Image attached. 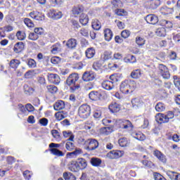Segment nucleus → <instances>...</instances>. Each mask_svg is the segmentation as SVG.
Wrapping results in <instances>:
<instances>
[{
    "label": "nucleus",
    "instance_id": "f257e3e1",
    "mask_svg": "<svg viewBox=\"0 0 180 180\" xmlns=\"http://www.w3.org/2000/svg\"><path fill=\"white\" fill-rule=\"evenodd\" d=\"M137 88V84L134 80H124L120 86V91L122 94H133Z\"/></svg>",
    "mask_w": 180,
    "mask_h": 180
},
{
    "label": "nucleus",
    "instance_id": "f03ea898",
    "mask_svg": "<svg viewBox=\"0 0 180 180\" xmlns=\"http://www.w3.org/2000/svg\"><path fill=\"white\" fill-rule=\"evenodd\" d=\"M78 79H79V76H78V73H72L68 77L66 80V84L67 85L70 86V90L72 91V92H75V91L79 89V84H75V82H77Z\"/></svg>",
    "mask_w": 180,
    "mask_h": 180
},
{
    "label": "nucleus",
    "instance_id": "7ed1b4c3",
    "mask_svg": "<svg viewBox=\"0 0 180 180\" xmlns=\"http://www.w3.org/2000/svg\"><path fill=\"white\" fill-rule=\"evenodd\" d=\"M78 115L82 119H88L91 116V106L83 104L79 107Z\"/></svg>",
    "mask_w": 180,
    "mask_h": 180
},
{
    "label": "nucleus",
    "instance_id": "20e7f679",
    "mask_svg": "<svg viewBox=\"0 0 180 180\" xmlns=\"http://www.w3.org/2000/svg\"><path fill=\"white\" fill-rule=\"evenodd\" d=\"M89 98L91 101H102L105 98V91H93L89 94Z\"/></svg>",
    "mask_w": 180,
    "mask_h": 180
},
{
    "label": "nucleus",
    "instance_id": "39448f33",
    "mask_svg": "<svg viewBox=\"0 0 180 180\" xmlns=\"http://www.w3.org/2000/svg\"><path fill=\"white\" fill-rule=\"evenodd\" d=\"M158 72L164 79H169L171 78V74H169V70L168 68L164 64H160L158 65Z\"/></svg>",
    "mask_w": 180,
    "mask_h": 180
},
{
    "label": "nucleus",
    "instance_id": "423d86ee",
    "mask_svg": "<svg viewBox=\"0 0 180 180\" xmlns=\"http://www.w3.org/2000/svg\"><path fill=\"white\" fill-rule=\"evenodd\" d=\"M117 124L120 129H124L125 130H129V129H133L134 127L131 122L129 120H118L117 121Z\"/></svg>",
    "mask_w": 180,
    "mask_h": 180
},
{
    "label": "nucleus",
    "instance_id": "0eeeda50",
    "mask_svg": "<svg viewBox=\"0 0 180 180\" xmlns=\"http://www.w3.org/2000/svg\"><path fill=\"white\" fill-rule=\"evenodd\" d=\"M124 155V150H111L109 153H107L106 157L109 158L110 160H117L119 158H121Z\"/></svg>",
    "mask_w": 180,
    "mask_h": 180
},
{
    "label": "nucleus",
    "instance_id": "6e6552de",
    "mask_svg": "<svg viewBox=\"0 0 180 180\" xmlns=\"http://www.w3.org/2000/svg\"><path fill=\"white\" fill-rule=\"evenodd\" d=\"M86 143L89 144L86 148L89 151H94V150H96L99 147V142L96 139H88Z\"/></svg>",
    "mask_w": 180,
    "mask_h": 180
},
{
    "label": "nucleus",
    "instance_id": "1a4fd4ad",
    "mask_svg": "<svg viewBox=\"0 0 180 180\" xmlns=\"http://www.w3.org/2000/svg\"><path fill=\"white\" fill-rule=\"evenodd\" d=\"M82 79L84 81V82H89L91 81H94L95 79V72L93 71H86L84 72L82 75Z\"/></svg>",
    "mask_w": 180,
    "mask_h": 180
},
{
    "label": "nucleus",
    "instance_id": "9d476101",
    "mask_svg": "<svg viewBox=\"0 0 180 180\" xmlns=\"http://www.w3.org/2000/svg\"><path fill=\"white\" fill-rule=\"evenodd\" d=\"M49 82L54 84V85H58L60 84V76L57 74L49 73L47 75Z\"/></svg>",
    "mask_w": 180,
    "mask_h": 180
},
{
    "label": "nucleus",
    "instance_id": "9b49d317",
    "mask_svg": "<svg viewBox=\"0 0 180 180\" xmlns=\"http://www.w3.org/2000/svg\"><path fill=\"white\" fill-rule=\"evenodd\" d=\"M145 20L149 25H157L158 23V17L154 14H149L145 17Z\"/></svg>",
    "mask_w": 180,
    "mask_h": 180
},
{
    "label": "nucleus",
    "instance_id": "f8f14e48",
    "mask_svg": "<svg viewBox=\"0 0 180 180\" xmlns=\"http://www.w3.org/2000/svg\"><path fill=\"white\" fill-rule=\"evenodd\" d=\"M49 16L51 19H61V18H63V13L59 11L51 10L49 12Z\"/></svg>",
    "mask_w": 180,
    "mask_h": 180
},
{
    "label": "nucleus",
    "instance_id": "ddd939ff",
    "mask_svg": "<svg viewBox=\"0 0 180 180\" xmlns=\"http://www.w3.org/2000/svg\"><path fill=\"white\" fill-rule=\"evenodd\" d=\"M131 104L134 109H140L143 105V101L139 98H135L131 100Z\"/></svg>",
    "mask_w": 180,
    "mask_h": 180
},
{
    "label": "nucleus",
    "instance_id": "4468645a",
    "mask_svg": "<svg viewBox=\"0 0 180 180\" xmlns=\"http://www.w3.org/2000/svg\"><path fill=\"white\" fill-rule=\"evenodd\" d=\"M102 87L106 91H112L115 88V84L110 80H105L102 82Z\"/></svg>",
    "mask_w": 180,
    "mask_h": 180
},
{
    "label": "nucleus",
    "instance_id": "2eb2a0df",
    "mask_svg": "<svg viewBox=\"0 0 180 180\" xmlns=\"http://www.w3.org/2000/svg\"><path fill=\"white\" fill-rule=\"evenodd\" d=\"M77 44H78L77 42V39L74 38L70 39L66 42V46L70 50H75V49L77 48Z\"/></svg>",
    "mask_w": 180,
    "mask_h": 180
},
{
    "label": "nucleus",
    "instance_id": "dca6fc26",
    "mask_svg": "<svg viewBox=\"0 0 180 180\" xmlns=\"http://www.w3.org/2000/svg\"><path fill=\"white\" fill-rule=\"evenodd\" d=\"M160 5H161V1L160 0H150L148 1L149 9H157Z\"/></svg>",
    "mask_w": 180,
    "mask_h": 180
},
{
    "label": "nucleus",
    "instance_id": "f3484780",
    "mask_svg": "<svg viewBox=\"0 0 180 180\" xmlns=\"http://www.w3.org/2000/svg\"><path fill=\"white\" fill-rule=\"evenodd\" d=\"M25 49V44L22 41L17 42L13 47V51L15 53H22L23 50Z\"/></svg>",
    "mask_w": 180,
    "mask_h": 180
},
{
    "label": "nucleus",
    "instance_id": "a211bd4d",
    "mask_svg": "<svg viewBox=\"0 0 180 180\" xmlns=\"http://www.w3.org/2000/svg\"><path fill=\"white\" fill-rule=\"evenodd\" d=\"M76 162L77 163L79 169H85L88 166L86 160L84 158H78Z\"/></svg>",
    "mask_w": 180,
    "mask_h": 180
},
{
    "label": "nucleus",
    "instance_id": "6ab92c4d",
    "mask_svg": "<svg viewBox=\"0 0 180 180\" xmlns=\"http://www.w3.org/2000/svg\"><path fill=\"white\" fill-rule=\"evenodd\" d=\"M109 110L112 113H117L120 110V105L116 102H113L109 105Z\"/></svg>",
    "mask_w": 180,
    "mask_h": 180
},
{
    "label": "nucleus",
    "instance_id": "aec40b11",
    "mask_svg": "<svg viewBox=\"0 0 180 180\" xmlns=\"http://www.w3.org/2000/svg\"><path fill=\"white\" fill-rule=\"evenodd\" d=\"M153 154L155 157H157V158L161 161V162L165 163L167 162V158H165V155L162 154L160 150H155L153 152Z\"/></svg>",
    "mask_w": 180,
    "mask_h": 180
},
{
    "label": "nucleus",
    "instance_id": "412c9836",
    "mask_svg": "<svg viewBox=\"0 0 180 180\" xmlns=\"http://www.w3.org/2000/svg\"><path fill=\"white\" fill-rule=\"evenodd\" d=\"M131 136L134 137V139L139 140V141H144V140H146V136L141 132H132Z\"/></svg>",
    "mask_w": 180,
    "mask_h": 180
},
{
    "label": "nucleus",
    "instance_id": "4be33fe9",
    "mask_svg": "<svg viewBox=\"0 0 180 180\" xmlns=\"http://www.w3.org/2000/svg\"><path fill=\"white\" fill-rule=\"evenodd\" d=\"M96 53V52L95 51V49L92 47L89 48L85 51V56L86 58H89V59L94 58V57H95Z\"/></svg>",
    "mask_w": 180,
    "mask_h": 180
},
{
    "label": "nucleus",
    "instance_id": "5701e85b",
    "mask_svg": "<svg viewBox=\"0 0 180 180\" xmlns=\"http://www.w3.org/2000/svg\"><path fill=\"white\" fill-rule=\"evenodd\" d=\"M112 131H113V127H105L100 129L101 134L104 136H109Z\"/></svg>",
    "mask_w": 180,
    "mask_h": 180
},
{
    "label": "nucleus",
    "instance_id": "b1692460",
    "mask_svg": "<svg viewBox=\"0 0 180 180\" xmlns=\"http://www.w3.org/2000/svg\"><path fill=\"white\" fill-rule=\"evenodd\" d=\"M104 37L106 41H110L112 40V37H113V32L109 28H107L104 30Z\"/></svg>",
    "mask_w": 180,
    "mask_h": 180
},
{
    "label": "nucleus",
    "instance_id": "393cba45",
    "mask_svg": "<svg viewBox=\"0 0 180 180\" xmlns=\"http://www.w3.org/2000/svg\"><path fill=\"white\" fill-rule=\"evenodd\" d=\"M69 169L72 171V172H78L79 171V167L78 166V163L77 161H72L71 163L69 165Z\"/></svg>",
    "mask_w": 180,
    "mask_h": 180
},
{
    "label": "nucleus",
    "instance_id": "a878e982",
    "mask_svg": "<svg viewBox=\"0 0 180 180\" xmlns=\"http://www.w3.org/2000/svg\"><path fill=\"white\" fill-rule=\"evenodd\" d=\"M88 22H89V18H88V15L85 13H82L79 16V22L83 25V26H85L88 25Z\"/></svg>",
    "mask_w": 180,
    "mask_h": 180
},
{
    "label": "nucleus",
    "instance_id": "bb28decb",
    "mask_svg": "<svg viewBox=\"0 0 180 180\" xmlns=\"http://www.w3.org/2000/svg\"><path fill=\"white\" fill-rule=\"evenodd\" d=\"M160 12L162 15H171L172 13H174V8L164 6L160 9Z\"/></svg>",
    "mask_w": 180,
    "mask_h": 180
},
{
    "label": "nucleus",
    "instance_id": "cd10ccee",
    "mask_svg": "<svg viewBox=\"0 0 180 180\" xmlns=\"http://www.w3.org/2000/svg\"><path fill=\"white\" fill-rule=\"evenodd\" d=\"M64 108H65V103L63 101H59L53 105V108L57 111L61 110Z\"/></svg>",
    "mask_w": 180,
    "mask_h": 180
},
{
    "label": "nucleus",
    "instance_id": "c85d7f7f",
    "mask_svg": "<svg viewBox=\"0 0 180 180\" xmlns=\"http://www.w3.org/2000/svg\"><path fill=\"white\" fill-rule=\"evenodd\" d=\"M84 12V7L82 5H78L77 6L73 7L72 13L73 15H79Z\"/></svg>",
    "mask_w": 180,
    "mask_h": 180
},
{
    "label": "nucleus",
    "instance_id": "c756f323",
    "mask_svg": "<svg viewBox=\"0 0 180 180\" xmlns=\"http://www.w3.org/2000/svg\"><path fill=\"white\" fill-rule=\"evenodd\" d=\"M91 27L94 30H100L102 27V25L101 24L100 20H93L91 22Z\"/></svg>",
    "mask_w": 180,
    "mask_h": 180
},
{
    "label": "nucleus",
    "instance_id": "7c9ffc66",
    "mask_svg": "<svg viewBox=\"0 0 180 180\" xmlns=\"http://www.w3.org/2000/svg\"><path fill=\"white\" fill-rule=\"evenodd\" d=\"M80 154H82V149L76 148L73 152L68 153V155L72 158H75V157L80 155Z\"/></svg>",
    "mask_w": 180,
    "mask_h": 180
},
{
    "label": "nucleus",
    "instance_id": "2f4dec72",
    "mask_svg": "<svg viewBox=\"0 0 180 180\" xmlns=\"http://www.w3.org/2000/svg\"><path fill=\"white\" fill-rule=\"evenodd\" d=\"M155 34L159 37H165V35L167 34V30L165 27L158 28L155 31Z\"/></svg>",
    "mask_w": 180,
    "mask_h": 180
},
{
    "label": "nucleus",
    "instance_id": "473e14b6",
    "mask_svg": "<svg viewBox=\"0 0 180 180\" xmlns=\"http://www.w3.org/2000/svg\"><path fill=\"white\" fill-rule=\"evenodd\" d=\"M59 51H61V44L56 43L52 46L51 53H53V54H57Z\"/></svg>",
    "mask_w": 180,
    "mask_h": 180
},
{
    "label": "nucleus",
    "instance_id": "72a5a7b5",
    "mask_svg": "<svg viewBox=\"0 0 180 180\" xmlns=\"http://www.w3.org/2000/svg\"><path fill=\"white\" fill-rule=\"evenodd\" d=\"M90 162L93 167H99L102 164V160L98 158H92Z\"/></svg>",
    "mask_w": 180,
    "mask_h": 180
},
{
    "label": "nucleus",
    "instance_id": "f704fd0d",
    "mask_svg": "<svg viewBox=\"0 0 180 180\" xmlns=\"http://www.w3.org/2000/svg\"><path fill=\"white\" fill-rule=\"evenodd\" d=\"M131 78H134V79H137V78H140V77H141V70H140L139 69L133 70L131 72Z\"/></svg>",
    "mask_w": 180,
    "mask_h": 180
},
{
    "label": "nucleus",
    "instance_id": "c9c22d12",
    "mask_svg": "<svg viewBox=\"0 0 180 180\" xmlns=\"http://www.w3.org/2000/svg\"><path fill=\"white\" fill-rule=\"evenodd\" d=\"M9 65L11 68L16 69L20 65V60L18 59H13L10 61Z\"/></svg>",
    "mask_w": 180,
    "mask_h": 180
},
{
    "label": "nucleus",
    "instance_id": "e433bc0d",
    "mask_svg": "<svg viewBox=\"0 0 180 180\" xmlns=\"http://www.w3.org/2000/svg\"><path fill=\"white\" fill-rule=\"evenodd\" d=\"M49 151H51V154H53V155H56L57 157H63L64 155L63 151L57 148H51Z\"/></svg>",
    "mask_w": 180,
    "mask_h": 180
},
{
    "label": "nucleus",
    "instance_id": "4c0bfd02",
    "mask_svg": "<svg viewBox=\"0 0 180 180\" xmlns=\"http://www.w3.org/2000/svg\"><path fill=\"white\" fill-rule=\"evenodd\" d=\"M118 143L120 146V147H127V146L130 144V142L127 140V139L122 138L118 140Z\"/></svg>",
    "mask_w": 180,
    "mask_h": 180
},
{
    "label": "nucleus",
    "instance_id": "58836bf2",
    "mask_svg": "<svg viewBox=\"0 0 180 180\" xmlns=\"http://www.w3.org/2000/svg\"><path fill=\"white\" fill-rule=\"evenodd\" d=\"M155 109L156 112H164L165 110V104L159 102L156 104Z\"/></svg>",
    "mask_w": 180,
    "mask_h": 180
},
{
    "label": "nucleus",
    "instance_id": "ea45409f",
    "mask_svg": "<svg viewBox=\"0 0 180 180\" xmlns=\"http://www.w3.org/2000/svg\"><path fill=\"white\" fill-rule=\"evenodd\" d=\"M63 178L65 180H76L75 176L72 174L71 172H64Z\"/></svg>",
    "mask_w": 180,
    "mask_h": 180
},
{
    "label": "nucleus",
    "instance_id": "a19ab883",
    "mask_svg": "<svg viewBox=\"0 0 180 180\" xmlns=\"http://www.w3.org/2000/svg\"><path fill=\"white\" fill-rule=\"evenodd\" d=\"M46 89L48 90V92H49L50 94H57L58 91V88H57V86H54V85H48L46 86Z\"/></svg>",
    "mask_w": 180,
    "mask_h": 180
},
{
    "label": "nucleus",
    "instance_id": "79ce46f5",
    "mask_svg": "<svg viewBox=\"0 0 180 180\" xmlns=\"http://www.w3.org/2000/svg\"><path fill=\"white\" fill-rule=\"evenodd\" d=\"M53 139H56L57 141H60L61 140V135L60 134V132L57 131V129H53L51 131Z\"/></svg>",
    "mask_w": 180,
    "mask_h": 180
},
{
    "label": "nucleus",
    "instance_id": "37998d69",
    "mask_svg": "<svg viewBox=\"0 0 180 180\" xmlns=\"http://www.w3.org/2000/svg\"><path fill=\"white\" fill-rule=\"evenodd\" d=\"M24 89L25 92H27L28 94H33V92H37L36 87H30L27 84L24 85Z\"/></svg>",
    "mask_w": 180,
    "mask_h": 180
},
{
    "label": "nucleus",
    "instance_id": "c03bdc74",
    "mask_svg": "<svg viewBox=\"0 0 180 180\" xmlns=\"http://www.w3.org/2000/svg\"><path fill=\"white\" fill-rule=\"evenodd\" d=\"M79 33L84 37H89V29L86 27H82L79 30Z\"/></svg>",
    "mask_w": 180,
    "mask_h": 180
},
{
    "label": "nucleus",
    "instance_id": "a18cd8bd",
    "mask_svg": "<svg viewBox=\"0 0 180 180\" xmlns=\"http://www.w3.org/2000/svg\"><path fill=\"white\" fill-rule=\"evenodd\" d=\"M135 41L138 46H144L146 44V39L141 37H136Z\"/></svg>",
    "mask_w": 180,
    "mask_h": 180
},
{
    "label": "nucleus",
    "instance_id": "49530a36",
    "mask_svg": "<svg viewBox=\"0 0 180 180\" xmlns=\"http://www.w3.org/2000/svg\"><path fill=\"white\" fill-rule=\"evenodd\" d=\"M16 37L18 40H25V39H26V33L25 32L18 31L16 33Z\"/></svg>",
    "mask_w": 180,
    "mask_h": 180
},
{
    "label": "nucleus",
    "instance_id": "de8ad7c7",
    "mask_svg": "<svg viewBox=\"0 0 180 180\" xmlns=\"http://www.w3.org/2000/svg\"><path fill=\"white\" fill-rule=\"evenodd\" d=\"M124 63H130L131 64H134L136 63V56H130L129 58H124Z\"/></svg>",
    "mask_w": 180,
    "mask_h": 180
},
{
    "label": "nucleus",
    "instance_id": "09e8293b",
    "mask_svg": "<svg viewBox=\"0 0 180 180\" xmlns=\"http://www.w3.org/2000/svg\"><path fill=\"white\" fill-rule=\"evenodd\" d=\"M27 65L30 68H36L37 64L34 59L30 58L27 60Z\"/></svg>",
    "mask_w": 180,
    "mask_h": 180
},
{
    "label": "nucleus",
    "instance_id": "8fccbe9b",
    "mask_svg": "<svg viewBox=\"0 0 180 180\" xmlns=\"http://www.w3.org/2000/svg\"><path fill=\"white\" fill-rule=\"evenodd\" d=\"M65 148L68 151H72L75 148V145L71 141H68L65 144Z\"/></svg>",
    "mask_w": 180,
    "mask_h": 180
},
{
    "label": "nucleus",
    "instance_id": "3c124183",
    "mask_svg": "<svg viewBox=\"0 0 180 180\" xmlns=\"http://www.w3.org/2000/svg\"><path fill=\"white\" fill-rule=\"evenodd\" d=\"M115 13L117 15V16H125L127 12L124 11V9L119 8L115 11Z\"/></svg>",
    "mask_w": 180,
    "mask_h": 180
},
{
    "label": "nucleus",
    "instance_id": "603ef678",
    "mask_svg": "<svg viewBox=\"0 0 180 180\" xmlns=\"http://www.w3.org/2000/svg\"><path fill=\"white\" fill-rule=\"evenodd\" d=\"M24 23L27 26V27H34V24L33 23V21L30 20V18H25L24 19Z\"/></svg>",
    "mask_w": 180,
    "mask_h": 180
},
{
    "label": "nucleus",
    "instance_id": "864d4df0",
    "mask_svg": "<svg viewBox=\"0 0 180 180\" xmlns=\"http://www.w3.org/2000/svg\"><path fill=\"white\" fill-rule=\"evenodd\" d=\"M174 84L179 91H180V78L178 76H174Z\"/></svg>",
    "mask_w": 180,
    "mask_h": 180
},
{
    "label": "nucleus",
    "instance_id": "5fc2aeb1",
    "mask_svg": "<svg viewBox=\"0 0 180 180\" xmlns=\"http://www.w3.org/2000/svg\"><path fill=\"white\" fill-rule=\"evenodd\" d=\"M28 39L30 40H32V41H36L37 39H39V35L36 34L35 32H30L28 36Z\"/></svg>",
    "mask_w": 180,
    "mask_h": 180
},
{
    "label": "nucleus",
    "instance_id": "6e6d98bb",
    "mask_svg": "<svg viewBox=\"0 0 180 180\" xmlns=\"http://www.w3.org/2000/svg\"><path fill=\"white\" fill-rule=\"evenodd\" d=\"M64 113V111L58 112L55 114V116L58 120H63V119H65L66 115H63Z\"/></svg>",
    "mask_w": 180,
    "mask_h": 180
},
{
    "label": "nucleus",
    "instance_id": "4d7b16f0",
    "mask_svg": "<svg viewBox=\"0 0 180 180\" xmlns=\"http://www.w3.org/2000/svg\"><path fill=\"white\" fill-rule=\"evenodd\" d=\"M155 120L158 123H160L162 124V123H164L163 118H162V113H158L155 115Z\"/></svg>",
    "mask_w": 180,
    "mask_h": 180
},
{
    "label": "nucleus",
    "instance_id": "13d9d810",
    "mask_svg": "<svg viewBox=\"0 0 180 180\" xmlns=\"http://www.w3.org/2000/svg\"><path fill=\"white\" fill-rule=\"evenodd\" d=\"M153 178L155 180H163L165 179V177H163L162 175H161V174L158 173V172H154L153 173Z\"/></svg>",
    "mask_w": 180,
    "mask_h": 180
},
{
    "label": "nucleus",
    "instance_id": "bf43d9fd",
    "mask_svg": "<svg viewBox=\"0 0 180 180\" xmlns=\"http://www.w3.org/2000/svg\"><path fill=\"white\" fill-rule=\"evenodd\" d=\"M103 56L104 60H110L112 58V51H106L104 52Z\"/></svg>",
    "mask_w": 180,
    "mask_h": 180
},
{
    "label": "nucleus",
    "instance_id": "052dcab7",
    "mask_svg": "<svg viewBox=\"0 0 180 180\" xmlns=\"http://www.w3.org/2000/svg\"><path fill=\"white\" fill-rule=\"evenodd\" d=\"M32 174L29 170H25L23 172V176L25 179H27V180L30 179L32 178Z\"/></svg>",
    "mask_w": 180,
    "mask_h": 180
},
{
    "label": "nucleus",
    "instance_id": "680f3d73",
    "mask_svg": "<svg viewBox=\"0 0 180 180\" xmlns=\"http://www.w3.org/2000/svg\"><path fill=\"white\" fill-rule=\"evenodd\" d=\"M121 36L123 39H127L130 36V31L124 30L121 32Z\"/></svg>",
    "mask_w": 180,
    "mask_h": 180
},
{
    "label": "nucleus",
    "instance_id": "e2e57ef3",
    "mask_svg": "<svg viewBox=\"0 0 180 180\" xmlns=\"http://www.w3.org/2000/svg\"><path fill=\"white\" fill-rule=\"evenodd\" d=\"M141 163L143 164V165H145V167H147L148 168H151L153 165H154V164L152 163L151 161L148 160H142Z\"/></svg>",
    "mask_w": 180,
    "mask_h": 180
},
{
    "label": "nucleus",
    "instance_id": "0e129e2a",
    "mask_svg": "<svg viewBox=\"0 0 180 180\" xmlns=\"http://www.w3.org/2000/svg\"><path fill=\"white\" fill-rule=\"evenodd\" d=\"M39 122L41 124V126L44 127L49 124V120L47 118H41L39 120Z\"/></svg>",
    "mask_w": 180,
    "mask_h": 180
},
{
    "label": "nucleus",
    "instance_id": "69168bd1",
    "mask_svg": "<svg viewBox=\"0 0 180 180\" xmlns=\"http://www.w3.org/2000/svg\"><path fill=\"white\" fill-rule=\"evenodd\" d=\"M93 68L95 70V71H99V70H101L102 65H101V63H99V62H94L93 63Z\"/></svg>",
    "mask_w": 180,
    "mask_h": 180
},
{
    "label": "nucleus",
    "instance_id": "338daca9",
    "mask_svg": "<svg viewBox=\"0 0 180 180\" xmlns=\"http://www.w3.org/2000/svg\"><path fill=\"white\" fill-rule=\"evenodd\" d=\"M115 23H117V26L120 29H124L126 25H124V22H122V21H119L118 20H115Z\"/></svg>",
    "mask_w": 180,
    "mask_h": 180
},
{
    "label": "nucleus",
    "instance_id": "774afa93",
    "mask_svg": "<svg viewBox=\"0 0 180 180\" xmlns=\"http://www.w3.org/2000/svg\"><path fill=\"white\" fill-rule=\"evenodd\" d=\"M114 60H122L123 58V55L119 52H115L113 55Z\"/></svg>",
    "mask_w": 180,
    "mask_h": 180
}]
</instances>
